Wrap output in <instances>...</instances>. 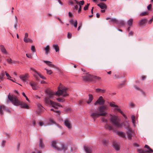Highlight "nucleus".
Instances as JSON below:
<instances>
[{"label":"nucleus","instance_id":"obj_5","mask_svg":"<svg viewBox=\"0 0 153 153\" xmlns=\"http://www.w3.org/2000/svg\"><path fill=\"white\" fill-rule=\"evenodd\" d=\"M61 147H59L58 145H56V141H53L51 143V146L52 147L56 150L60 151L63 150L65 152L67 150V147L63 143L59 144Z\"/></svg>","mask_w":153,"mask_h":153},{"label":"nucleus","instance_id":"obj_43","mask_svg":"<svg viewBox=\"0 0 153 153\" xmlns=\"http://www.w3.org/2000/svg\"><path fill=\"white\" fill-rule=\"evenodd\" d=\"M6 142V141L4 140H2V142L1 143V146L2 147H3L5 146Z\"/></svg>","mask_w":153,"mask_h":153},{"label":"nucleus","instance_id":"obj_51","mask_svg":"<svg viewBox=\"0 0 153 153\" xmlns=\"http://www.w3.org/2000/svg\"><path fill=\"white\" fill-rule=\"evenodd\" d=\"M73 25H74V26L75 28H76L77 27V22L76 20H75L74 23Z\"/></svg>","mask_w":153,"mask_h":153},{"label":"nucleus","instance_id":"obj_36","mask_svg":"<svg viewBox=\"0 0 153 153\" xmlns=\"http://www.w3.org/2000/svg\"><path fill=\"white\" fill-rule=\"evenodd\" d=\"M24 41L26 43L28 42H32V40L29 38L24 39Z\"/></svg>","mask_w":153,"mask_h":153},{"label":"nucleus","instance_id":"obj_34","mask_svg":"<svg viewBox=\"0 0 153 153\" xmlns=\"http://www.w3.org/2000/svg\"><path fill=\"white\" fill-rule=\"evenodd\" d=\"M133 22V19H130L128 21L127 23L129 26H131L132 25Z\"/></svg>","mask_w":153,"mask_h":153},{"label":"nucleus","instance_id":"obj_56","mask_svg":"<svg viewBox=\"0 0 153 153\" xmlns=\"http://www.w3.org/2000/svg\"><path fill=\"white\" fill-rule=\"evenodd\" d=\"M83 102V101L82 100H80L79 101V106L82 105Z\"/></svg>","mask_w":153,"mask_h":153},{"label":"nucleus","instance_id":"obj_21","mask_svg":"<svg viewBox=\"0 0 153 153\" xmlns=\"http://www.w3.org/2000/svg\"><path fill=\"white\" fill-rule=\"evenodd\" d=\"M37 75H38L41 78H42V79H45V77L43 76H42L41 74L37 72V73H36L34 75V77H36V80H38V78L37 77Z\"/></svg>","mask_w":153,"mask_h":153},{"label":"nucleus","instance_id":"obj_25","mask_svg":"<svg viewBox=\"0 0 153 153\" xmlns=\"http://www.w3.org/2000/svg\"><path fill=\"white\" fill-rule=\"evenodd\" d=\"M98 93H105V89H102L100 88H97L95 90Z\"/></svg>","mask_w":153,"mask_h":153},{"label":"nucleus","instance_id":"obj_23","mask_svg":"<svg viewBox=\"0 0 153 153\" xmlns=\"http://www.w3.org/2000/svg\"><path fill=\"white\" fill-rule=\"evenodd\" d=\"M30 84L32 87V89L34 90H36L37 89V86L35 82L31 83H30Z\"/></svg>","mask_w":153,"mask_h":153},{"label":"nucleus","instance_id":"obj_49","mask_svg":"<svg viewBox=\"0 0 153 153\" xmlns=\"http://www.w3.org/2000/svg\"><path fill=\"white\" fill-rule=\"evenodd\" d=\"M153 21V16H152L151 19L149 21L148 24H151Z\"/></svg>","mask_w":153,"mask_h":153},{"label":"nucleus","instance_id":"obj_9","mask_svg":"<svg viewBox=\"0 0 153 153\" xmlns=\"http://www.w3.org/2000/svg\"><path fill=\"white\" fill-rule=\"evenodd\" d=\"M84 149L86 153H92L93 147L91 146H84Z\"/></svg>","mask_w":153,"mask_h":153},{"label":"nucleus","instance_id":"obj_58","mask_svg":"<svg viewBox=\"0 0 153 153\" xmlns=\"http://www.w3.org/2000/svg\"><path fill=\"white\" fill-rule=\"evenodd\" d=\"M5 73H6V76L8 77V79H9V78H11V76H10L9 74L7 73L6 71L5 72Z\"/></svg>","mask_w":153,"mask_h":153},{"label":"nucleus","instance_id":"obj_17","mask_svg":"<svg viewBox=\"0 0 153 153\" xmlns=\"http://www.w3.org/2000/svg\"><path fill=\"white\" fill-rule=\"evenodd\" d=\"M39 146L40 149L44 148L45 147V145L43 142V139L42 138H39Z\"/></svg>","mask_w":153,"mask_h":153},{"label":"nucleus","instance_id":"obj_37","mask_svg":"<svg viewBox=\"0 0 153 153\" xmlns=\"http://www.w3.org/2000/svg\"><path fill=\"white\" fill-rule=\"evenodd\" d=\"M56 100L58 101L59 102H64L65 101V100L63 98L62 99L61 98H57Z\"/></svg>","mask_w":153,"mask_h":153},{"label":"nucleus","instance_id":"obj_30","mask_svg":"<svg viewBox=\"0 0 153 153\" xmlns=\"http://www.w3.org/2000/svg\"><path fill=\"white\" fill-rule=\"evenodd\" d=\"M45 54L46 55H48L49 52H48L49 51V45H47L45 48Z\"/></svg>","mask_w":153,"mask_h":153},{"label":"nucleus","instance_id":"obj_18","mask_svg":"<svg viewBox=\"0 0 153 153\" xmlns=\"http://www.w3.org/2000/svg\"><path fill=\"white\" fill-rule=\"evenodd\" d=\"M117 134L118 136L121 137L123 138H126L125 133L123 131H117Z\"/></svg>","mask_w":153,"mask_h":153},{"label":"nucleus","instance_id":"obj_47","mask_svg":"<svg viewBox=\"0 0 153 153\" xmlns=\"http://www.w3.org/2000/svg\"><path fill=\"white\" fill-rule=\"evenodd\" d=\"M101 120L102 122H105L106 123H107L108 121L104 117H102Z\"/></svg>","mask_w":153,"mask_h":153},{"label":"nucleus","instance_id":"obj_3","mask_svg":"<svg viewBox=\"0 0 153 153\" xmlns=\"http://www.w3.org/2000/svg\"><path fill=\"white\" fill-rule=\"evenodd\" d=\"M106 108V106L105 105L100 106L97 109L98 111L92 113L91 116L94 120V121H95L96 119L100 116H104L107 113L105 111Z\"/></svg>","mask_w":153,"mask_h":153},{"label":"nucleus","instance_id":"obj_7","mask_svg":"<svg viewBox=\"0 0 153 153\" xmlns=\"http://www.w3.org/2000/svg\"><path fill=\"white\" fill-rule=\"evenodd\" d=\"M144 147L147 148L148 150H146L145 151L143 149H138L137 150L138 152L139 153H152L153 152V150L147 145H145Z\"/></svg>","mask_w":153,"mask_h":153},{"label":"nucleus","instance_id":"obj_59","mask_svg":"<svg viewBox=\"0 0 153 153\" xmlns=\"http://www.w3.org/2000/svg\"><path fill=\"white\" fill-rule=\"evenodd\" d=\"M133 35V32L132 31L128 33V36H132Z\"/></svg>","mask_w":153,"mask_h":153},{"label":"nucleus","instance_id":"obj_29","mask_svg":"<svg viewBox=\"0 0 153 153\" xmlns=\"http://www.w3.org/2000/svg\"><path fill=\"white\" fill-rule=\"evenodd\" d=\"M117 24H118L120 26H124L125 25V23L122 20L118 21Z\"/></svg>","mask_w":153,"mask_h":153},{"label":"nucleus","instance_id":"obj_26","mask_svg":"<svg viewBox=\"0 0 153 153\" xmlns=\"http://www.w3.org/2000/svg\"><path fill=\"white\" fill-rule=\"evenodd\" d=\"M105 128L106 129L109 130H112L114 129V128L112 126H110L107 124L105 125Z\"/></svg>","mask_w":153,"mask_h":153},{"label":"nucleus","instance_id":"obj_32","mask_svg":"<svg viewBox=\"0 0 153 153\" xmlns=\"http://www.w3.org/2000/svg\"><path fill=\"white\" fill-rule=\"evenodd\" d=\"M53 47L54 48L56 52L59 51V48L57 45L54 44L53 45Z\"/></svg>","mask_w":153,"mask_h":153},{"label":"nucleus","instance_id":"obj_22","mask_svg":"<svg viewBox=\"0 0 153 153\" xmlns=\"http://www.w3.org/2000/svg\"><path fill=\"white\" fill-rule=\"evenodd\" d=\"M43 62L47 64V65H48L50 67L54 68H56V66L54 65L53 64H51L50 63H51V62L49 61H46V60H44Z\"/></svg>","mask_w":153,"mask_h":153},{"label":"nucleus","instance_id":"obj_24","mask_svg":"<svg viewBox=\"0 0 153 153\" xmlns=\"http://www.w3.org/2000/svg\"><path fill=\"white\" fill-rule=\"evenodd\" d=\"M37 107L39 111V114H40L41 112H42L43 111L44 108L40 104H38L37 105Z\"/></svg>","mask_w":153,"mask_h":153},{"label":"nucleus","instance_id":"obj_8","mask_svg":"<svg viewBox=\"0 0 153 153\" xmlns=\"http://www.w3.org/2000/svg\"><path fill=\"white\" fill-rule=\"evenodd\" d=\"M113 147L117 151H119L120 149V144L119 142L117 141H114L113 142Z\"/></svg>","mask_w":153,"mask_h":153},{"label":"nucleus","instance_id":"obj_48","mask_svg":"<svg viewBox=\"0 0 153 153\" xmlns=\"http://www.w3.org/2000/svg\"><path fill=\"white\" fill-rule=\"evenodd\" d=\"M85 4V2L84 1L82 0V1H80V2H79V5L80 6L82 5H84Z\"/></svg>","mask_w":153,"mask_h":153},{"label":"nucleus","instance_id":"obj_64","mask_svg":"<svg viewBox=\"0 0 153 153\" xmlns=\"http://www.w3.org/2000/svg\"><path fill=\"white\" fill-rule=\"evenodd\" d=\"M129 105L131 107H133L134 106V104L133 103H129Z\"/></svg>","mask_w":153,"mask_h":153},{"label":"nucleus","instance_id":"obj_14","mask_svg":"<svg viewBox=\"0 0 153 153\" xmlns=\"http://www.w3.org/2000/svg\"><path fill=\"white\" fill-rule=\"evenodd\" d=\"M147 19L146 18L141 19L139 21L138 25L140 26H142L147 23Z\"/></svg>","mask_w":153,"mask_h":153},{"label":"nucleus","instance_id":"obj_55","mask_svg":"<svg viewBox=\"0 0 153 153\" xmlns=\"http://www.w3.org/2000/svg\"><path fill=\"white\" fill-rule=\"evenodd\" d=\"M31 70H32L35 74L37 73V71L34 68H30Z\"/></svg>","mask_w":153,"mask_h":153},{"label":"nucleus","instance_id":"obj_11","mask_svg":"<svg viewBox=\"0 0 153 153\" xmlns=\"http://www.w3.org/2000/svg\"><path fill=\"white\" fill-rule=\"evenodd\" d=\"M64 123L65 126L67 127L68 129H70L71 128V123L68 119H65L64 121Z\"/></svg>","mask_w":153,"mask_h":153},{"label":"nucleus","instance_id":"obj_16","mask_svg":"<svg viewBox=\"0 0 153 153\" xmlns=\"http://www.w3.org/2000/svg\"><path fill=\"white\" fill-rule=\"evenodd\" d=\"M0 50L2 53L4 55H7L8 53L3 45H0Z\"/></svg>","mask_w":153,"mask_h":153},{"label":"nucleus","instance_id":"obj_53","mask_svg":"<svg viewBox=\"0 0 153 153\" xmlns=\"http://www.w3.org/2000/svg\"><path fill=\"white\" fill-rule=\"evenodd\" d=\"M18 22H15V24L14 25V28L16 30H17V26L18 24Z\"/></svg>","mask_w":153,"mask_h":153},{"label":"nucleus","instance_id":"obj_61","mask_svg":"<svg viewBox=\"0 0 153 153\" xmlns=\"http://www.w3.org/2000/svg\"><path fill=\"white\" fill-rule=\"evenodd\" d=\"M69 22L71 25H73L74 24V21L72 19H71L69 21Z\"/></svg>","mask_w":153,"mask_h":153},{"label":"nucleus","instance_id":"obj_46","mask_svg":"<svg viewBox=\"0 0 153 153\" xmlns=\"http://www.w3.org/2000/svg\"><path fill=\"white\" fill-rule=\"evenodd\" d=\"M31 153H42V152L40 150H35L34 151L32 152Z\"/></svg>","mask_w":153,"mask_h":153},{"label":"nucleus","instance_id":"obj_6","mask_svg":"<svg viewBox=\"0 0 153 153\" xmlns=\"http://www.w3.org/2000/svg\"><path fill=\"white\" fill-rule=\"evenodd\" d=\"M110 120L111 123L117 128H120L122 125L121 124L119 119L115 116L111 115Z\"/></svg>","mask_w":153,"mask_h":153},{"label":"nucleus","instance_id":"obj_52","mask_svg":"<svg viewBox=\"0 0 153 153\" xmlns=\"http://www.w3.org/2000/svg\"><path fill=\"white\" fill-rule=\"evenodd\" d=\"M31 50L34 52H36L35 48L34 46H32L31 48Z\"/></svg>","mask_w":153,"mask_h":153},{"label":"nucleus","instance_id":"obj_1","mask_svg":"<svg viewBox=\"0 0 153 153\" xmlns=\"http://www.w3.org/2000/svg\"><path fill=\"white\" fill-rule=\"evenodd\" d=\"M58 90L55 94L54 92L49 90L46 91L45 92L47 94V95L49 98H52L53 97V95L54 94L56 96H60L62 95L63 97H65L68 96V94L66 93L67 88L65 87H63L61 84H60L58 88Z\"/></svg>","mask_w":153,"mask_h":153},{"label":"nucleus","instance_id":"obj_63","mask_svg":"<svg viewBox=\"0 0 153 153\" xmlns=\"http://www.w3.org/2000/svg\"><path fill=\"white\" fill-rule=\"evenodd\" d=\"M78 6L76 5V6H74V10H77L78 9Z\"/></svg>","mask_w":153,"mask_h":153},{"label":"nucleus","instance_id":"obj_42","mask_svg":"<svg viewBox=\"0 0 153 153\" xmlns=\"http://www.w3.org/2000/svg\"><path fill=\"white\" fill-rule=\"evenodd\" d=\"M90 5L89 3H88L84 7L83 9L85 10H88V7Z\"/></svg>","mask_w":153,"mask_h":153},{"label":"nucleus","instance_id":"obj_4","mask_svg":"<svg viewBox=\"0 0 153 153\" xmlns=\"http://www.w3.org/2000/svg\"><path fill=\"white\" fill-rule=\"evenodd\" d=\"M83 79L86 81H100L101 80V78L96 76H93L90 74L83 76Z\"/></svg>","mask_w":153,"mask_h":153},{"label":"nucleus","instance_id":"obj_44","mask_svg":"<svg viewBox=\"0 0 153 153\" xmlns=\"http://www.w3.org/2000/svg\"><path fill=\"white\" fill-rule=\"evenodd\" d=\"M108 141L107 140L104 139L102 140V143L104 145H106L108 143Z\"/></svg>","mask_w":153,"mask_h":153},{"label":"nucleus","instance_id":"obj_35","mask_svg":"<svg viewBox=\"0 0 153 153\" xmlns=\"http://www.w3.org/2000/svg\"><path fill=\"white\" fill-rule=\"evenodd\" d=\"M148 14L149 12H144L141 13L140 16H142L148 15Z\"/></svg>","mask_w":153,"mask_h":153},{"label":"nucleus","instance_id":"obj_41","mask_svg":"<svg viewBox=\"0 0 153 153\" xmlns=\"http://www.w3.org/2000/svg\"><path fill=\"white\" fill-rule=\"evenodd\" d=\"M49 123L50 124H55V123L54 120L52 119H50L49 120Z\"/></svg>","mask_w":153,"mask_h":153},{"label":"nucleus","instance_id":"obj_12","mask_svg":"<svg viewBox=\"0 0 153 153\" xmlns=\"http://www.w3.org/2000/svg\"><path fill=\"white\" fill-rule=\"evenodd\" d=\"M132 131L131 128L128 129V131L126 132L127 137L129 140H131L132 137Z\"/></svg>","mask_w":153,"mask_h":153},{"label":"nucleus","instance_id":"obj_45","mask_svg":"<svg viewBox=\"0 0 153 153\" xmlns=\"http://www.w3.org/2000/svg\"><path fill=\"white\" fill-rule=\"evenodd\" d=\"M6 60L8 63L9 64L11 63L12 61V59L10 58L9 59H6Z\"/></svg>","mask_w":153,"mask_h":153},{"label":"nucleus","instance_id":"obj_38","mask_svg":"<svg viewBox=\"0 0 153 153\" xmlns=\"http://www.w3.org/2000/svg\"><path fill=\"white\" fill-rule=\"evenodd\" d=\"M131 118L132 120V122L134 125H135V117L134 115H132L131 117Z\"/></svg>","mask_w":153,"mask_h":153},{"label":"nucleus","instance_id":"obj_19","mask_svg":"<svg viewBox=\"0 0 153 153\" xmlns=\"http://www.w3.org/2000/svg\"><path fill=\"white\" fill-rule=\"evenodd\" d=\"M97 5L100 7L102 9H106L107 8V6L106 5L103 3H100L99 4H98Z\"/></svg>","mask_w":153,"mask_h":153},{"label":"nucleus","instance_id":"obj_28","mask_svg":"<svg viewBox=\"0 0 153 153\" xmlns=\"http://www.w3.org/2000/svg\"><path fill=\"white\" fill-rule=\"evenodd\" d=\"M89 96V99L88 101H87V102L88 104H90L93 99V97L92 94H89L88 95Z\"/></svg>","mask_w":153,"mask_h":153},{"label":"nucleus","instance_id":"obj_54","mask_svg":"<svg viewBox=\"0 0 153 153\" xmlns=\"http://www.w3.org/2000/svg\"><path fill=\"white\" fill-rule=\"evenodd\" d=\"M152 5L151 4H149L147 7V8L148 10H151V7Z\"/></svg>","mask_w":153,"mask_h":153},{"label":"nucleus","instance_id":"obj_60","mask_svg":"<svg viewBox=\"0 0 153 153\" xmlns=\"http://www.w3.org/2000/svg\"><path fill=\"white\" fill-rule=\"evenodd\" d=\"M79 8L78 10V13H79L81 12V6L79 5Z\"/></svg>","mask_w":153,"mask_h":153},{"label":"nucleus","instance_id":"obj_13","mask_svg":"<svg viewBox=\"0 0 153 153\" xmlns=\"http://www.w3.org/2000/svg\"><path fill=\"white\" fill-rule=\"evenodd\" d=\"M3 110H5L8 112H10V110L8 109H6V108L5 107L4 105H1V106L0 107V114L1 115H3L4 114V113L3 111Z\"/></svg>","mask_w":153,"mask_h":153},{"label":"nucleus","instance_id":"obj_10","mask_svg":"<svg viewBox=\"0 0 153 153\" xmlns=\"http://www.w3.org/2000/svg\"><path fill=\"white\" fill-rule=\"evenodd\" d=\"M104 103V101L102 97V96H100L99 97L98 99L94 103V105H96L97 104L100 105H102Z\"/></svg>","mask_w":153,"mask_h":153},{"label":"nucleus","instance_id":"obj_20","mask_svg":"<svg viewBox=\"0 0 153 153\" xmlns=\"http://www.w3.org/2000/svg\"><path fill=\"white\" fill-rule=\"evenodd\" d=\"M45 102L46 104L51 105L53 101L50 100L49 98L46 97L44 99Z\"/></svg>","mask_w":153,"mask_h":153},{"label":"nucleus","instance_id":"obj_57","mask_svg":"<svg viewBox=\"0 0 153 153\" xmlns=\"http://www.w3.org/2000/svg\"><path fill=\"white\" fill-rule=\"evenodd\" d=\"M68 37L69 38H71L72 36V34L71 33H68Z\"/></svg>","mask_w":153,"mask_h":153},{"label":"nucleus","instance_id":"obj_15","mask_svg":"<svg viewBox=\"0 0 153 153\" xmlns=\"http://www.w3.org/2000/svg\"><path fill=\"white\" fill-rule=\"evenodd\" d=\"M19 77L23 82H25L26 81L27 78L28 77V74H26L25 75H20Z\"/></svg>","mask_w":153,"mask_h":153},{"label":"nucleus","instance_id":"obj_62","mask_svg":"<svg viewBox=\"0 0 153 153\" xmlns=\"http://www.w3.org/2000/svg\"><path fill=\"white\" fill-rule=\"evenodd\" d=\"M69 4L71 5H73L74 2L71 0H70L69 1Z\"/></svg>","mask_w":153,"mask_h":153},{"label":"nucleus","instance_id":"obj_40","mask_svg":"<svg viewBox=\"0 0 153 153\" xmlns=\"http://www.w3.org/2000/svg\"><path fill=\"white\" fill-rule=\"evenodd\" d=\"M114 103H112L111 102H110V105L112 107H118V106L116 105H115L114 104Z\"/></svg>","mask_w":153,"mask_h":153},{"label":"nucleus","instance_id":"obj_39","mask_svg":"<svg viewBox=\"0 0 153 153\" xmlns=\"http://www.w3.org/2000/svg\"><path fill=\"white\" fill-rule=\"evenodd\" d=\"M45 70L47 71V73L48 74L50 75L52 74V72L51 70H48L47 69L45 68Z\"/></svg>","mask_w":153,"mask_h":153},{"label":"nucleus","instance_id":"obj_2","mask_svg":"<svg viewBox=\"0 0 153 153\" xmlns=\"http://www.w3.org/2000/svg\"><path fill=\"white\" fill-rule=\"evenodd\" d=\"M8 100H7L8 103L9 101L14 105L16 106L20 105L22 108L28 109L29 106L25 103L21 102L18 99L16 96H10V93L8 95Z\"/></svg>","mask_w":153,"mask_h":153},{"label":"nucleus","instance_id":"obj_33","mask_svg":"<svg viewBox=\"0 0 153 153\" xmlns=\"http://www.w3.org/2000/svg\"><path fill=\"white\" fill-rule=\"evenodd\" d=\"M118 20L115 18H112L111 19V20L109 21V22H113L114 23H115L116 24H117Z\"/></svg>","mask_w":153,"mask_h":153},{"label":"nucleus","instance_id":"obj_27","mask_svg":"<svg viewBox=\"0 0 153 153\" xmlns=\"http://www.w3.org/2000/svg\"><path fill=\"white\" fill-rule=\"evenodd\" d=\"M115 110L117 111L120 113L124 117H126V115L123 113V112L121 110V109L119 108V107H115Z\"/></svg>","mask_w":153,"mask_h":153},{"label":"nucleus","instance_id":"obj_50","mask_svg":"<svg viewBox=\"0 0 153 153\" xmlns=\"http://www.w3.org/2000/svg\"><path fill=\"white\" fill-rule=\"evenodd\" d=\"M26 56L29 58L32 59V55L31 54H26Z\"/></svg>","mask_w":153,"mask_h":153},{"label":"nucleus","instance_id":"obj_31","mask_svg":"<svg viewBox=\"0 0 153 153\" xmlns=\"http://www.w3.org/2000/svg\"><path fill=\"white\" fill-rule=\"evenodd\" d=\"M51 105L55 109H58V108L57 106V105H58L57 103L53 102H52V103L51 104Z\"/></svg>","mask_w":153,"mask_h":153}]
</instances>
